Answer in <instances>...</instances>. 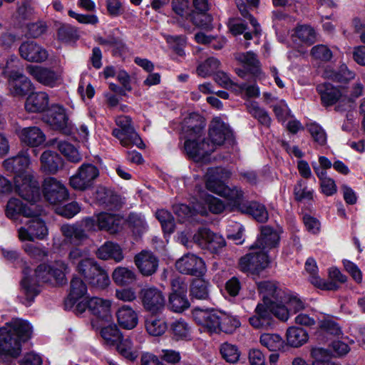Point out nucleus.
Returning a JSON list of instances; mask_svg holds the SVG:
<instances>
[{"instance_id": "obj_1", "label": "nucleus", "mask_w": 365, "mask_h": 365, "mask_svg": "<svg viewBox=\"0 0 365 365\" xmlns=\"http://www.w3.org/2000/svg\"><path fill=\"white\" fill-rule=\"evenodd\" d=\"M68 267L63 261H56L52 264H41L37 267L34 274L28 267L23 269L24 277L21 282V295L22 304L30 306L34 298L39 294L38 282L63 284L65 282V272Z\"/></svg>"}, {"instance_id": "obj_2", "label": "nucleus", "mask_w": 365, "mask_h": 365, "mask_svg": "<svg viewBox=\"0 0 365 365\" xmlns=\"http://www.w3.org/2000/svg\"><path fill=\"white\" fill-rule=\"evenodd\" d=\"M30 163L29 149H23L16 156L6 159L3 165L15 173L14 187L19 195L26 201H36L40 198V190L38 182L28 170Z\"/></svg>"}, {"instance_id": "obj_3", "label": "nucleus", "mask_w": 365, "mask_h": 365, "mask_svg": "<svg viewBox=\"0 0 365 365\" xmlns=\"http://www.w3.org/2000/svg\"><path fill=\"white\" fill-rule=\"evenodd\" d=\"M204 125L197 116H190L184 120L182 131L186 138L184 150L186 155L196 162H206L207 157L214 152V146L205 140Z\"/></svg>"}, {"instance_id": "obj_4", "label": "nucleus", "mask_w": 365, "mask_h": 365, "mask_svg": "<svg viewBox=\"0 0 365 365\" xmlns=\"http://www.w3.org/2000/svg\"><path fill=\"white\" fill-rule=\"evenodd\" d=\"M33 332L30 324L21 319H13L0 328V351L17 357L21 351V342L31 338Z\"/></svg>"}, {"instance_id": "obj_5", "label": "nucleus", "mask_w": 365, "mask_h": 365, "mask_svg": "<svg viewBox=\"0 0 365 365\" xmlns=\"http://www.w3.org/2000/svg\"><path fill=\"white\" fill-rule=\"evenodd\" d=\"M115 123L117 128L113 130L112 134L120 141L121 145L124 147L135 145L139 148H144V143L135 132L129 116H118L115 118Z\"/></svg>"}, {"instance_id": "obj_6", "label": "nucleus", "mask_w": 365, "mask_h": 365, "mask_svg": "<svg viewBox=\"0 0 365 365\" xmlns=\"http://www.w3.org/2000/svg\"><path fill=\"white\" fill-rule=\"evenodd\" d=\"M111 304L109 299L94 297L78 302L75 307V313L81 314L88 309L97 318L108 321L111 319Z\"/></svg>"}, {"instance_id": "obj_7", "label": "nucleus", "mask_w": 365, "mask_h": 365, "mask_svg": "<svg viewBox=\"0 0 365 365\" xmlns=\"http://www.w3.org/2000/svg\"><path fill=\"white\" fill-rule=\"evenodd\" d=\"M120 219L112 214L102 212L93 216L87 217L83 220L84 227L88 231L96 230H106L111 234L118 232L119 229Z\"/></svg>"}, {"instance_id": "obj_8", "label": "nucleus", "mask_w": 365, "mask_h": 365, "mask_svg": "<svg viewBox=\"0 0 365 365\" xmlns=\"http://www.w3.org/2000/svg\"><path fill=\"white\" fill-rule=\"evenodd\" d=\"M172 292L168 299V307L174 312H182L190 307L187 297V285L179 278L171 282Z\"/></svg>"}, {"instance_id": "obj_9", "label": "nucleus", "mask_w": 365, "mask_h": 365, "mask_svg": "<svg viewBox=\"0 0 365 365\" xmlns=\"http://www.w3.org/2000/svg\"><path fill=\"white\" fill-rule=\"evenodd\" d=\"M99 170L96 166L90 163H83L76 173L70 178V185L75 190H84L91 187L98 177Z\"/></svg>"}, {"instance_id": "obj_10", "label": "nucleus", "mask_w": 365, "mask_h": 365, "mask_svg": "<svg viewBox=\"0 0 365 365\" xmlns=\"http://www.w3.org/2000/svg\"><path fill=\"white\" fill-rule=\"evenodd\" d=\"M28 217L31 218L25 226L18 230V236L21 241H34L35 239L42 240L48 235V229L45 222L38 217Z\"/></svg>"}, {"instance_id": "obj_11", "label": "nucleus", "mask_w": 365, "mask_h": 365, "mask_svg": "<svg viewBox=\"0 0 365 365\" xmlns=\"http://www.w3.org/2000/svg\"><path fill=\"white\" fill-rule=\"evenodd\" d=\"M29 202L31 203L29 205H24L17 198H11L8 201L5 209L6 217L13 220H16L20 215L26 217L40 215L42 211L41 209L34 204L35 201Z\"/></svg>"}, {"instance_id": "obj_12", "label": "nucleus", "mask_w": 365, "mask_h": 365, "mask_svg": "<svg viewBox=\"0 0 365 365\" xmlns=\"http://www.w3.org/2000/svg\"><path fill=\"white\" fill-rule=\"evenodd\" d=\"M176 269L181 273L201 277L206 272L204 260L191 253L184 255L175 263Z\"/></svg>"}, {"instance_id": "obj_13", "label": "nucleus", "mask_w": 365, "mask_h": 365, "mask_svg": "<svg viewBox=\"0 0 365 365\" xmlns=\"http://www.w3.org/2000/svg\"><path fill=\"white\" fill-rule=\"evenodd\" d=\"M252 250H253L252 252L240 259V266L244 272H258L266 268L269 263L266 252L257 248Z\"/></svg>"}, {"instance_id": "obj_14", "label": "nucleus", "mask_w": 365, "mask_h": 365, "mask_svg": "<svg viewBox=\"0 0 365 365\" xmlns=\"http://www.w3.org/2000/svg\"><path fill=\"white\" fill-rule=\"evenodd\" d=\"M46 122L53 129L64 134L68 135L72 132V126L68 121L65 109L58 104L53 105L48 110Z\"/></svg>"}, {"instance_id": "obj_15", "label": "nucleus", "mask_w": 365, "mask_h": 365, "mask_svg": "<svg viewBox=\"0 0 365 365\" xmlns=\"http://www.w3.org/2000/svg\"><path fill=\"white\" fill-rule=\"evenodd\" d=\"M43 195L51 204H57L67 199L68 190L65 185L54 178H47L43 184Z\"/></svg>"}, {"instance_id": "obj_16", "label": "nucleus", "mask_w": 365, "mask_h": 365, "mask_svg": "<svg viewBox=\"0 0 365 365\" xmlns=\"http://www.w3.org/2000/svg\"><path fill=\"white\" fill-rule=\"evenodd\" d=\"M143 307L152 313H158L163 309L165 299L163 292L155 287L144 288L140 292Z\"/></svg>"}, {"instance_id": "obj_17", "label": "nucleus", "mask_w": 365, "mask_h": 365, "mask_svg": "<svg viewBox=\"0 0 365 365\" xmlns=\"http://www.w3.org/2000/svg\"><path fill=\"white\" fill-rule=\"evenodd\" d=\"M218 313H220L219 310L200 307L194 308L192 312L194 320L210 332L219 331L220 319Z\"/></svg>"}, {"instance_id": "obj_18", "label": "nucleus", "mask_w": 365, "mask_h": 365, "mask_svg": "<svg viewBox=\"0 0 365 365\" xmlns=\"http://www.w3.org/2000/svg\"><path fill=\"white\" fill-rule=\"evenodd\" d=\"M231 176L228 170L222 168H210L205 175L206 188L215 194L219 195L225 186V182Z\"/></svg>"}, {"instance_id": "obj_19", "label": "nucleus", "mask_w": 365, "mask_h": 365, "mask_svg": "<svg viewBox=\"0 0 365 365\" xmlns=\"http://www.w3.org/2000/svg\"><path fill=\"white\" fill-rule=\"evenodd\" d=\"M26 70L34 78L44 86L54 87L61 81V74L48 68L30 65Z\"/></svg>"}, {"instance_id": "obj_20", "label": "nucleus", "mask_w": 365, "mask_h": 365, "mask_svg": "<svg viewBox=\"0 0 365 365\" xmlns=\"http://www.w3.org/2000/svg\"><path fill=\"white\" fill-rule=\"evenodd\" d=\"M19 51L21 58L29 62L41 63L48 57V51L34 41L22 43Z\"/></svg>"}, {"instance_id": "obj_21", "label": "nucleus", "mask_w": 365, "mask_h": 365, "mask_svg": "<svg viewBox=\"0 0 365 365\" xmlns=\"http://www.w3.org/2000/svg\"><path fill=\"white\" fill-rule=\"evenodd\" d=\"M232 136V131L226 123L218 118H214L210 123L209 128L210 145L214 146V150L217 145H221L225 140Z\"/></svg>"}, {"instance_id": "obj_22", "label": "nucleus", "mask_w": 365, "mask_h": 365, "mask_svg": "<svg viewBox=\"0 0 365 365\" xmlns=\"http://www.w3.org/2000/svg\"><path fill=\"white\" fill-rule=\"evenodd\" d=\"M134 262L139 272L144 276L154 274L158 267V259L151 252L143 250L134 257Z\"/></svg>"}, {"instance_id": "obj_23", "label": "nucleus", "mask_w": 365, "mask_h": 365, "mask_svg": "<svg viewBox=\"0 0 365 365\" xmlns=\"http://www.w3.org/2000/svg\"><path fill=\"white\" fill-rule=\"evenodd\" d=\"M87 287L83 280L79 277H73L71 282V290L68 297L65 300V307L67 309H73L78 302L83 300L86 301Z\"/></svg>"}, {"instance_id": "obj_24", "label": "nucleus", "mask_w": 365, "mask_h": 365, "mask_svg": "<svg viewBox=\"0 0 365 365\" xmlns=\"http://www.w3.org/2000/svg\"><path fill=\"white\" fill-rule=\"evenodd\" d=\"M279 242L278 232L269 226L261 227V234L250 249L257 248L267 252L276 247Z\"/></svg>"}, {"instance_id": "obj_25", "label": "nucleus", "mask_w": 365, "mask_h": 365, "mask_svg": "<svg viewBox=\"0 0 365 365\" xmlns=\"http://www.w3.org/2000/svg\"><path fill=\"white\" fill-rule=\"evenodd\" d=\"M250 324L255 329H267L273 325V319L268 304L265 303H259L255 309V314L250 317Z\"/></svg>"}, {"instance_id": "obj_26", "label": "nucleus", "mask_w": 365, "mask_h": 365, "mask_svg": "<svg viewBox=\"0 0 365 365\" xmlns=\"http://www.w3.org/2000/svg\"><path fill=\"white\" fill-rule=\"evenodd\" d=\"M305 269L309 274V281L315 286L323 290L336 291L339 286L334 282H326L318 275V267L313 258L307 259L305 263Z\"/></svg>"}, {"instance_id": "obj_27", "label": "nucleus", "mask_w": 365, "mask_h": 365, "mask_svg": "<svg viewBox=\"0 0 365 365\" xmlns=\"http://www.w3.org/2000/svg\"><path fill=\"white\" fill-rule=\"evenodd\" d=\"M18 136L21 143L29 147H38L46 140V135L42 130L36 126L20 129Z\"/></svg>"}, {"instance_id": "obj_28", "label": "nucleus", "mask_w": 365, "mask_h": 365, "mask_svg": "<svg viewBox=\"0 0 365 365\" xmlns=\"http://www.w3.org/2000/svg\"><path fill=\"white\" fill-rule=\"evenodd\" d=\"M10 93L14 96H24L32 90V84L23 73H14L8 79Z\"/></svg>"}, {"instance_id": "obj_29", "label": "nucleus", "mask_w": 365, "mask_h": 365, "mask_svg": "<svg viewBox=\"0 0 365 365\" xmlns=\"http://www.w3.org/2000/svg\"><path fill=\"white\" fill-rule=\"evenodd\" d=\"M257 288L262 296V303L267 304L274 300L282 299L285 294L274 282H259L257 283Z\"/></svg>"}, {"instance_id": "obj_30", "label": "nucleus", "mask_w": 365, "mask_h": 365, "mask_svg": "<svg viewBox=\"0 0 365 365\" xmlns=\"http://www.w3.org/2000/svg\"><path fill=\"white\" fill-rule=\"evenodd\" d=\"M118 325L125 329H132L138 324V316L136 312L128 305L120 307L115 313Z\"/></svg>"}, {"instance_id": "obj_31", "label": "nucleus", "mask_w": 365, "mask_h": 365, "mask_svg": "<svg viewBox=\"0 0 365 365\" xmlns=\"http://www.w3.org/2000/svg\"><path fill=\"white\" fill-rule=\"evenodd\" d=\"M41 169L48 173L55 174L62 168L61 158L55 152L44 151L40 158Z\"/></svg>"}, {"instance_id": "obj_32", "label": "nucleus", "mask_w": 365, "mask_h": 365, "mask_svg": "<svg viewBox=\"0 0 365 365\" xmlns=\"http://www.w3.org/2000/svg\"><path fill=\"white\" fill-rule=\"evenodd\" d=\"M317 90L320 94L322 103L324 106H329L343 98L342 93L330 83H322L317 86Z\"/></svg>"}, {"instance_id": "obj_33", "label": "nucleus", "mask_w": 365, "mask_h": 365, "mask_svg": "<svg viewBox=\"0 0 365 365\" xmlns=\"http://www.w3.org/2000/svg\"><path fill=\"white\" fill-rule=\"evenodd\" d=\"M48 106V96L44 92L31 94L25 103V108L31 113L44 111Z\"/></svg>"}, {"instance_id": "obj_34", "label": "nucleus", "mask_w": 365, "mask_h": 365, "mask_svg": "<svg viewBox=\"0 0 365 365\" xmlns=\"http://www.w3.org/2000/svg\"><path fill=\"white\" fill-rule=\"evenodd\" d=\"M82 225H64L61 227V232L66 240L72 244L80 245L87 239L88 236L83 228Z\"/></svg>"}, {"instance_id": "obj_35", "label": "nucleus", "mask_w": 365, "mask_h": 365, "mask_svg": "<svg viewBox=\"0 0 365 365\" xmlns=\"http://www.w3.org/2000/svg\"><path fill=\"white\" fill-rule=\"evenodd\" d=\"M96 255L101 259H112L116 262H121L124 258L120 247L111 242H107L101 246L96 252Z\"/></svg>"}, {"instance_id": "obj_36", "label": "nucleus", "mask_w": 365, "mask_h": 365, "mask_svg": "<svg viewBox=\"0 0 365 365\" xmlns=\"http://www.w3.org/2000/svg\"><path fill=\"white\" fill-rule=\"evenodd\" d=\"M117 343L118 352L125 358L130 361L138 358L140 347L138 344H134L130 336L126 338L121 336Z\"/></svg>"}, {"instance_id": "obj_37", "label": "nucleus", "mask_w": 365, "mask_h": 365, "mask_svg": "<svg viewBox=\"0 0 365 365\" xmlns=\"http://www.w3.org/2000/svg\"><path fill=\"white\" fill-rule=\"evenodd\" d=\"M286 337L289 346L298 348L308 341L309 335L308 333L302 328L291 327L287 330Z\"/></svg>"}, {"instance_id": "obj_38", "label": "nucleus", "mask_w": 365, "mask_h": 365, "mask_svg": "<svg viewBox=\"0 0 365 365\" xmlns=\"http://www.w3.org/2000/svg\"><path fill=\"white\" fill-rule=\"evenodd\" d=\"M199 205L206 207L207 212L210 211L213 214H220L225 209V204L224 202L211 195L204 193L200 197Z\"/></svg>"}, {"instance_id": "obj_39", "label": "nucleus", "mask_w": 365, "mask_h": 365, "mask_svg": "<svg viewBox=\"0 0 365 365\" xmlns=\"http://www.w3.org/2000/svg\"><path fill=\"white\" fill-rule=\"evenodd\" d=\"M292 38L294 41L299 40L302 43L311 45L316 41L317 34L310 26L300 25L294 30Z\"/></svg>"}, {"instance_id": "obj_40", "label": "nucleus", "mask_w": 365, "mask_h": 365, "mask_svg": "<svg viewBox=\"0 0 365 365\" xmlns=\"http://www.w3.org/2000/svg\"><path fill=\"white\" fill-rule=\"evenodd\" d=\"M86 280L89 284L98 289H104L108 287L110 283L108 274L100 266L91 274Z\"/></svg>"}, {"instance_id": "obj_41", "label": "nucleus", "mask_w": 365, "mask_h": 365, "mask_svg": "<svg viewBox=\"0 0 365 365\" xmlns=\"http://www.w3.org/2000/svg\"><path fill=\"white\" fill-rule=\"evenodd\" d=\"M174 211L181 221L189 219L195 213H199L202 215H207V210L206 207L201 206L198 203L196 204L192 209L185 204L177 205L174 207Z\"/></svg>"}, {"instance_id": "obj_42", "label": "nucleus", "mask_w": 365, "mask_h": 365, "mask_svg": "<svg viewBox=\"0 0 365 365\" xmlns=\"http://www.w3.org/2000/svg\"><path fill=\"white\" fill-rule=\"evenodd\" d=\"M112 277L113 281L118 285L130 284L136 279V274L134 271L125 267H116Z\"/></svg>"}, {"instance_id": "obj_43", "label": "nucleus", "mask_w": 365, "mask_h": 365, "mask_svg": "<svg viewBox=\"0 0 365 365\" xmlns=\"http://www.w3.org/2000/svg\"><path fill=\"white\" fill-rule=\"evenodd\" d=\"M235 59L242 63L252 73H257L260 66L259 60L255 53L252 51L237 53L235 54Z\"/></svg>"}, {"instance_id": "obj_44", "label": "nucleus", "mask_w": 365, "mask_h": 365, "mask_svg": "<svg viewBox=\"0 0 365 365\" xmlns=\"http://www.w3.org/2000/svg\"><path fill=\"white\" fill-rule=\"evenodd\" d=\"M244 212L250 215L258 222H266L269 219V214L266 207L257 202H251L246 207Z\"/></svg>"}, {"instance_id": "obj_45", "label": "nucleus", "mask_w": 365, "mask_h": 365, "mask_svg": "<svg viewBox=\"0 0 365 365\" xmlns=\"http://www.w3.org/2000/svg\"><path fill=\"white\" fill-rule=\"evenodd\" d=\"M261 344L271 351H277L284 346V340L277 334L264 333L260 336Z\"/></svg>"}, {"instance_id": "obj_46", "label": "nucleus", "mask_w": 365, "mask_h": 365, "mask_svg": "<svg viewBox=\"0 0 365 365\" xmlns=\"http://www.w3.org/2000/svg\"><path fill=\"white\" fill-rule=\"evenodd\" d=\"M58 150L68 160L72 163H78L81 160V156L76 148L66 141H56Z\"/></svg>"}, {"instance_id": "obj_47", "label": "nucleus", "mask_w": 365, "mask_h": 365, "mask_svg": "<svg viewBox=\"0 0 365 365\" xmlns=\"http://www.w3.org/2000/svg\"><path fill=\"white\" fill-rule=\"evenodd\" d=\"M284 299L274 300L268 304V308L270 311L271 315L275 316L279 320L285 322L289 319V310L285 306L286 302Z\"/></svg>"}, {"instance_id": "obj_48", "label": "nucleus", "mask_w": 365, "mask_h": 365, "mask_svg": "<svg viewBox=\"0 0 365 365\" xmlns=\"http://www.w3.org/2000/svg\"><path fill=\"white\" fill-rule=\"evenodd\" d=\"M209 282L202 278L193 280L190 288L191 295L199 299H207L209 295Z\"/></svg>"}, {"instance_id": "obj_49", "label": "nucleus", "mask_w": 365, "mask_h": 365, "mask_svg": "<svg viewBox=\"0 0 365 365\" xmlns=\"http://www.w3.org/2000/svg\"><path fill=\"white\" fill-rule=\"evenodd\" d=\"M145 328L149 334L157 336L165 332L167 325L163 319L151 317L146 319Z\"/></svg>"}, {"instance_id": "obj_50", "label": "nucleus", "mask_w": 365, "mask_h": 365, "mask_svg": "<svg viewBox=\"0 0 365 365\" xmlns=\"http://www.w3.org/2000/svg\"><path fill=\"white\" fill-rule=\"evenodd\" d=\"M218 315L220 319L219 331L231 332L240 326V320L236 317L231 316L221 311H220Z\"/></svg>"}, {"instance_id": "obj_51", "label": "nucleus", "mask_w": 365, "mask_h": 365, "mask_svg": "<svg viewBox=\"0 0 365 365\" xmlns=\"http://www.w3.org/2000/svg\"><path fill=\"white\" fill-rule=\"evenodd\" d=\"M306 128L313 140L319 145H324L327 140V135L324 129L318 123L312 122L307 123Z\"/></svg>"}, {"instance_id": "obj_52", "label": "nucleus", "mask_w": 365, "mask_h": 365, "mask_svg": "<svg viewBox=\"0 0 365 365\" xmlns=\"http://www.w3.org/2000/svg\"><path fill=\"white\" fill-rule=\"evenodd\" d=\"M220 65V62L218 59L210 57L197 66V73L201 77L206 78L214 73L218 69Z\"/></svg>"}, {"instance_id": "obj_53", "label": "nucleus", "mask_w": 365, "mask_h": 365, "mask_svg": "<svg viewBox=\"0 0 365 365\" xmlns=\"http://www.w3.org/2000/svg\"><path fill=\"white\" fill-rule=\"evenodd\" d=\"M314 190L309 188L302 180L297 181L294 187V198L297 201L311 200L314 197Z\"/></svg>"}, {"instance_id": "obj_54", "label": "nucleus", "mask_w": 365, "mask_h": 365, "mask_svg": "<svg viewBox=\"0 0 365 365\" xmlns=\"http://www.w3.org/2000/svg\"><path fill=\"white\" fill-rule=\"evenodd\" d=\"M219 195L226 198L230 204L235 207H238L241 205L243 197L240 189L237 187L230 188L226 185L222 189V192H220Z\"/></svg>"}, {"instance_id": "obj_55", "label": "nucleus", "mask_w": 365, "mask_h": 365, "mask_svg": "<svg viewBox=\"0 0 365 365\" xmlns=\"http://www.w3.org/2000/svg\"><path fill=\"white\" fill-rule=\"evenodd\" d=\"M222 357L229 363H235L239 360L240 352L238 348L232 344L224 343L220 346Z\"/></svg>"}, {"instance_id": "obj_56", "label": "nucleus", "mask_w": 365, "mask_h": 365, "mask_svg": "<svg viewBox=\"0 0 365 365\" xmlns=\"http://www.w3.org/2000/svg\"><path fill=\"white\" fill-rule=\"evenodd\" d=\"M155 215L161 224L164 232L172 233L175 229V222L172 215L165 210H159L156 212Z\"/></svg>"}, {"instance_id": "obj_57", "label": "nucleus", "mask_w": 365, "mask_h": 365, "mask_svg": "<svg viewBox=\"0 0 365 365\" xmlns=\"http://www.w3.org/2000/svg\"><path fill=\"white\" fill-rule=\"evenodd\" d=\"M249 112L255 118H257L262 124L269 125L271 123V118L269 117L267 110L260 108L256 102H250L247 106Z\"/></svg>"}, {"instance_id": "obj_58", "label": "nucleus", "mask_w": 365, "mask_h": 365, "mask_svg": "<svg viewBox=\"0 0 365 365\" xmlns=\"http://www.w3.org/2000/svg\"><path fill=\"white\" fill-rule=\"evenodd\" d=\"M271 108H272L276 118L280 122L284 123L289 117H292L291 110L284 100L277 101L276 103L271 105Z\"/></svg>"}, {"instance_id": "obj_59", "label": "nucleus", "mask_w": 365, "mask_h": 365, "mask_svg": "<svg viewBox=\"0 0 365 365\" xmlns=\"http://www.w3.org/2000/svg\"><path fill=\"white\" fill-rule=\"evenodd\" d=\"M101 335L103 339L109 344L117 343L121 338V334L115 324L103 327L101 330Z\"/></svg>"}, {"instance_id": "obj_60", "label": "nucleus", "mask_w": 365, "mask_h": 365, "mask_svg": "<svg viewBox=\"0 0 365 365\" xmlns=\"http://www.w3.org/2000/svg\"><path fill=\"white\" fill-rule=\"evenodd\" d=\"M320 329L328 334L339 336L341 334V328L329 316H324L323 319L319 320Z\"/></svg>"}, {"instance_id": "obj_61", "label": "nucleus", "mask_w": 365, "mask_h": 365, "mask_svg": "<svg viewBox=\"0 0 365 365\" xmlns=\"http://www.w3.org/2000/svg\"><path fill=\"white\" fill-rule=\"evenodd\" d=\"M1 73L6 76L8 79L14 73H22V66L19 60L15 56H11L1 68Z\"/></svg>"}, {"instance_id": "obj_62", "label": "nucleus", "mask_w": 365, "mask_h": 365, "mask_svg": "<svg viewBox=\"0 0 365 365\" xmlns=\"http://www.w3.org/2000/svg\"><path fill=\"white\" fill-rule=\"evenodd\" d=\"M171 329L178 339H187L190 335V327L182 319L176 320L172 324Z\"/></svg>"}, {"instance_id": "obj_63", "label": "nucleus", "mask_w": 365, "mask_h": 365, "mask_svg": "<svg viewBox=\"0 0 365 365\" xmlns=\"http://www.w3.org/2000/svg\"><path fill=\"white\" fill-rule=\"evenodd\" d=\"M98 266L99 265L96 263L95 259L89 256L84 261L80 263V264H78L76 269L86 279L91 274L93 273V272H95V270H96Z\"/></svg>"}, {"instance_id": "obj_64", "label": "nucleus", "mask_w": 365, "mask_h": 365, "mask_svg": "<svg viewBox=\"0 0 365 365\" xmlns=\"http://www.w3.org/2000/svg\"><path fill=\"white\" fill-rule=\"evenodd\" d=\"M118 197L112 192L111 190L101 187H98L96 192V199L101 205L110 206L113 205L116 200Z\"/></svg>"}]
</instances>
